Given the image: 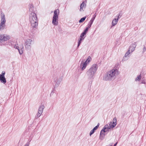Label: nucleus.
<instances>
[{
    "mask_svg": "<svg viewBox=\"0 0 146 146\" xmlns=\"http://www.w3.org/2000/svg\"><path fill=\"white\" fill-rule=\"evenodd\" d=\"M119 74V72L117 69H113L106 72L103 76V80L105 81L113 80L116 78Z\"/></svg>",
    "mask_w": 146,
    "mask_h": 146,
    "instance_id": "f257e3e1",
    "label": "nucleus"
},
{
    "mask_svg": "<svg viewBox=\"0 0 146 146\" xmlns=\"http://www.w3.org/2000/svg\"><path fill=\"white\" fill-rule=\"evenodd\" d=\"M29 19L32 29L31 31L33 32L35 30L37 29L38 25V21L36 14L34 12L31 13L29 15Z\"/></svg>",
    "mask_w": 146,
    "mask_h": 146,
    "instance_id": "f03ea898",
    "label": "nucleus"
},
{
    "mask_svg": "<svg viewBox=\"0 0 146 146\" xmlns=\"http://www.w3.org/2000/svg\"><path fill=\"white\" fill-rule=\"evenodd\" d=\"M98 68V65L96 64H94L87 70L86 74L89 78H92L94 76Z\"/></svg>",
    "mask_w": 146,
    "mask_h": 146,
    "instance_id": "7ed1b4c3",
    "label": "nucleus"
},
{
    "mask_svg": "<svg viewBox=\"0 0 146 146\" xmlns=\"http://www.w3.org/2000/svg\"><path fill=\"white\" fill-rule=\"evenodd\" d=\"M59 13V10L58 9L54 11L52 23L55 26H56L58 24V16Z\"/></svg>",
    "mask_w": 146,
    "mask_h": 146,
    "instance_id": "20e7f679",
    "label": "nucleus"
},
{
    "mask_svg": "<svg viewBox=\"0 0 146 146\" xmlns=\"http://www.w3.org/2000/svg\"><path fill=\"white\" fill-rule=\"evenodd\" d=\"M33 42V41L31 39L28 38L25 40L24 42V45L25 49L27 50H31V46Z\"/></svg>",
    "mask_w": 146,
    "mask_h": 146,
    "instance_id": "39448f33",
    "label": "nucleus"
},
{
    "mask_svg": "<svg viewBox=\"0 0 146 146\" xmlns=\"http://www.w3.org/2000/svg\"><path fill=\"white\" fill-rule=\"evenodd\" d=\"M91 58L90 56H89L87 60L84 62L82 61L80 65V67L81 70L83 71L86 68L87 65L89 64Z\"/></svg>",
    "mask_w": 146,
    "mask_h": 146,
    "instance_id": "423d86ee",
    "label": "nucleus"
},
{
    "mask_svg": "<svg viewBox=\"0 0 146 146\" xmlns=\"http://www.w3.org/2000/svg\"><path fill=\"white\" fill-rule=\"evenodd\" d=\"M14 48L18 50L20 55L23 54L24 51V46L23 44H21L19 45L18 44L17 45H16L14 46Z\"/></svg>",
    "mask_w": 146,
    "mask_h": 146,
    "instance_id": "0eeeda50",
    "label": "nucleus"
},
{
    "mask_svg": "<svg viewBox=\"0 0 146 146\" xmlns=\"http://www.w3.org/2000/svg\"><path fill=\"white\" fill-rule=\"evenodd\" d=\"M44 107L43 105H42L39 107L37 113L36 114L35 117L36 118L39 117L42 113L43 111Z\"/></svg>",
    "mask_w": 146,
    "mask_h": 146,
    "instance_id": "6e6552de",
    "label": "nucleus"
},
{
    "mask_svg": "<svg viewBox=\"0 0 146 146\" xmlns=\"http://www.w3.org/2000/svg\"><path fill=\"white\" fill-rule=\"evenodd\" d=\"M5 71H3L1 74H0V80L1 82L4 84H5L6 82V78L5 76Z\"/></svg>",
    "mask_w": 146,
    "mask_h": 146,
    "instance_id": "1a4fd4ad",
    "label": "nucleus"
},
{
    "mask_svg": "<svg viewBox=\"0 0 146 146\" xmlns=\"http://www.w3.org/2000/svg\"><path fill=\"white\" fill-rule=\"evenodd\" d=\"M131 54L130 52H129V51H127L123 56L122 59L123 61H126L127 60L129 59Z\"/></svg>",
    "mask_w": 146,
    "mask_h": 146,
    "instance_id": "9d476101",
    "label": "nucleus"
},
{
    "mask_svg": "<svg viewBox=\"0 0 146 146\" xmlns=\"http://www.w3.org/2000/svg\"><path fill=\"white\" fill-rule=\"evenodd\" d=\"M136 46V45L135 44V43L134 42V43L132 44L129 46L128 51H129L131 53H132V52L134 50Z\"/></svg>",
    "mask_w": 146,
    "mask_h": 146,
    "instance_id": "9b49d317",
    "label": "nucleus"
},
{
    "mask_svg": "<svg viewBox=\"0 0 146 146\" xmlns=\"http://www.w3.org/2000/svg\"><path fill=\"white\" fill-rule=\"evenodd\" d=\"M1 22L2 23H6V19L5 17V15L4 13H2L1 14Z\"/></svg>",
    "mask_w": 146,
    "mask_h": 146,
    "instance_id": "f8f14e48",
    "label": "nucleus"
},
{
    "mask_svg": "<svg viewBox=\"0 0 146 146\" xmlns=\"http://www.w3.org/2000/svg\"><path fill=\"white\" fill-rule=\"evenodd\" d=\"M99 123H98V125L95 126L94 127L93 129L90 131V136H91L92 134H93L94 133L95 131L98 128L99 126Z\"/></svg>",
    "mask_w": 146,
    "mask_h": 146,
    "instance_id": "ddd939ff",
    "label": "nucleus"
},
{
    "mask_svg": "<svg viewBox=\"0 0 146 146\" xmlns=\"http://www.w3.org/2000/svg\"><path fill=\"white\" fill-rule=\"evenodd\" d=\"M3 41H6L10 38V36L9 35H2Z\"/></svg>",
    "mask_w": 146,
    "mask_h": 146,
    "instance_id": "4468645a",
    "label": "nucleus"
},
{
    "mask_svg": "<svg viewBox=\"0 0 146 146\" xmlns=\"http://www.w3.org/2000/svg\"><path fill=\"white\" fill-rule=\"evenodd\" d=\"M118 22V20L117 18L114 19L112 21V25L113 26H115L116 25Z\"/></svg>",
    "mask_w": 146,
    "mask_h": 146,
    "instance_id": "2eb2a0df",
    "label": "nucleus"
},
{
    "mask_svg": "<svg viewBox=\"0 0 146 146\" xmlns=\"http://www.w3.org/2000/svg\"><path fill=\"white\" fill-rule=\"evenodd\" d=\"M86 5L84 2H83L80 5V11H83V9L85 8L86 7Z\"/></svg>",
    "mask_w": 146,
    "mask_h": 146,
    "instance_id": "dca6fc26",
    "label": "nucleus"
},
{
    "mask_svg": "<svg viewBox=\"0 0 146 146\" xmlns=\"http://www.w3.org/2000/svg\"><path fill=\"white\" fill-rule=\"evenodd\" d=\"M5 23L1 22L0 24V30H2L4 29L5 26Z\"/></svg>",
    "mask_w": 146,
    "mask_h": 146,
    "instance_id": "f3484780",
    "label": "nucleus"
},
{
    "mask_svg": "<svg viewBox=\"0 0 146 146\" xmlns=\"http://www.w3.org/2000/svg\"><path fill=\"white\" fill-rule=\"evenodd\" d=\"M113 121L112 126L113 127H114L116 125V117H114L113 119Z\"/></svg>",
    "mask_w": 146,
    "mask_h": 146,
    "instance_id": "a211bd4d",
    "label": "nucleus"
},
{
    "mask_svg": "<svg viewBox=\"0 0 146 146\" xmlns=\"http://www.w3.org/2000/svg\"><path fill=\"white\" fill-rule=\"evenodd\" d=\"M105 135V132H103L101 131L100 135V139L101 140L103 139Z\"/></svg>",
    "mask_w": 146,
    "mask_h": 146,
    "instance_id": "6ab92c4d",
    "label": "nucleus"
},
{
    "mask_svg": "<svg viewBox=\"0 0 146 146\" xmlns=\"http://www.w3.org/2000/svg\"><path fill=\"white\" fill-rule=\"evenodd\" d=\"M141 75L138 76L135 79V81H139L140 80V79H141Z\"/></svg>",
    "mask_w": 146,
    "mask_h": 146,
    "instance_id": "aec40b11",
    "label": "nucleus"
},
{
    "mask_svg": "<svg viewBox=\"0 0 146 146\" xmlns=\"http://www.w3.org/2000/svg\"><path fill=\"white\" fill-rule=\"evenodd\" d=\"M93 23V22H92V21L90 20V21L89 22L88 24L87 25V27L88 28H90L91 27V25H92V24Z\"/></svg>",
    "mask_w": 146,
    "mask_h": 146,
    "instance_id": "412c9836",
    "label": "nucleus"
},
{
    "mask_svg": "<svg viewBox=\"0 0 146 146\" xmlns=\"http://www.w3.org/2000/svg\"><path fill=\"white\" fill-rule=\"evenodd\" d=\"M61 81V80H60L59 81L58 80V79L56 81V84L55 85V86H58L60 85V82Z\"/></svg>",
    "mask_w": 146,
    "mask_h": 146,
    "instance_id": "4be33fe9",
    "label": "nucleus"
},
{
    "mask_svg": "<svg viewBox=\"0 0 146 146\" xmlns=\"http://www.w3.org/2000/svg\"><path fill=\"white\" fill-rule=\"evenodd\" d=\"M86 18V17H84L82 18L79 21V23H82L83 22L85 19Z\"/></svg>",
    "mask_w": 146,
    "mask_h": 146,
    "instance_id": "5701e85b",
    "label": "nucleus"
},
{
    "mask_svg": "<svg viewBox=\"0 0 146 146\" xmlns=\"http://www.w3.org/2000/svg\"><path fill=\"white\" fill-rule=\"evenodd\" d=\"M3 41L2 35H0V43L2 42Z\"/></svg>",
    "mask_w": 146,
    "mask_h": 146,
    "instance_id": "b1692460",
    "label": "nucleus"
},
{
    "mask_svg": "<svg viewBox=\"0 0 146 146\" xmlns=\"http://www.w3.org/2000/svg\"><path fill=\"white\" fill-rule=\"evenodd\" d=\"M86 35L85 33L84 32H82L81 34L80 37L81 38H84V36Z\"/></svg>",
    "mask_w": 146,
    "mask_h": 146,
    "instance_id": "393cba45",
    "label": "nucleus"
},
{
    "mask_svg": "<svg viewBox=\"0 0 146 146\" xmlns=\"http://www.w3.org/2000/svg\"><path fill=\"white\" fill-rule=\"evenodd\" d=\"M96 17V15L95 14L93 16V17L91 19L90 21L93 22L95 18Z\"/></svg>",
    "mask_w": 146,
    "mask_h": 146,
    "instance_id": "a878e982",
    "label": "nucleus"
},
{
    "mask_svg": "<svg viewBox=\"0 0 146 146\" xmlns=\"http://www.w3.org/2000/svg\"><path fill=\"white\" fill-rule=\"evenodd\" d=\"M89 29V28H88L87 27H86V28L84 30V32H84V33H85L86 34L87 33Z\"/></svg>",
    "mask_w": 146,
    "mask_h": 146,
    "instance_id": "bb28decb",
    "label": "nucleus"
},
{
    "mask_svg": "<svg viewBox=\"0 0 146 146\" xmlns=\"http://www.w3.org/2000/svg\"><path fill=\"white\" fill-rule=\"evenodd\" d=\"M30 8L29 9V10L31 11H32L33 10V5H30Z\"/></svg>",
    "mask_w": 146,
    "mask_h": 146,
    "instance_id": "cd10ccee",
    "label": "nucleus"
},
{
    "mask_svg": "<svg viewBox=\"0 0 146 146\" xmlns=\"http://www.w3.org/2000/svg\"><path fill=\"white\" fill-rule=\"evenodd\" d=\"M108 129H110L111 128H113L114 127H112V124H111V123L109 124L108 125Z\"/></svg>",
    "mask_w": 146,
    "mask_h": 146,
    "instance_id": "c85d7f7f",
    "label": "nucleus"
},
{
    "mask_svg": "<svg viewBox=\"0 0 146 146\" xmlns=\"http://www.w3.org/2000/svg\"><path fill=\"white\" fill-rule=\"evenodd\" d=\"M108 131V130L105 129H104V128H103V129L101 130V131L103 132H105L106 131Z\"/></svg>",
    "mask_w": 146,
    "mask_h": 146,
    "instance_id": "c756f323",
    "label": "nucleus"
},
{
    "mask_svg": "<svg viewBox=\"0 0 146 146\" xmlns=\"http://www.w3.org/2000/svg\"><path fill=\"white\" fill-rule=\"evenodd\" d=\"M108 125H105L104 126V129H106L108 131V130L109 129H108Z\"/></svg>",
    "mask_w": 146,
    "mask_h": 146,
    "instance_id": "7c9ffc66",
    "label": "nucleus"
},
{
    "mask_svg": "<svg viewBox=\"0 0 146 146\" xmlns=\"http://www.w3.org/2000/svg\"><path fill=\"white\" fill-rule=\"evenodd\" d=\"M81 43V41H80L78 40V44L77 46V47L78 48L79 46L80 45Z\"/></svg>",
    "mask_w": 146,
    "mask_h": 146,
    "instance_id": "2f4dec72",
    "label": "nucleus"
},
{
    "mask_svg": "<svg viewBox=\"0 0 146 146\" xmlns=\"http://www.w3.org/2000/svg\"><path fill=\"white\" fill-rule=\"evenodd\" d=\"M141 83L145 84H146V83L145 81H144V80H142L141 81Z\"/></svg>",
    "mask_w": 146,
    "mask_h": 146,
    "instance_id": "473e14b6",
    "label": "nucleus"
},
{
    "mask_svg": "<svg viewBox=\"0 0 146 146\" xmlns=\"http://www.w3.org/2000/svg\"><path fill=\"white\" fill-rule=\"evenodd\" d=\"M84 39V38H79L78 40H79L80 41H82V40H83Z\"/></svg>",
    "mask_w": 146,
    "mask_h": 146,
    "instance_id": "72a5a7b5",
    "label": "nucleus"
},
{
    "mask_svg": "<svg viewBox=\"0 0 146 146\" xmlns=\"http://www.w3.org/2000/svg\"><path fill=\"white\" fill-rule=\"evenodd\" d=\"M29 142L27 143L24 146H29Z\"/></svg>",
    "mask_w": 146,
    "mask_h": 146,
    "instance_id": "f704fd0d",
    "label": "nucleus"
},
{
    "mask_svg": "<svg viewBox=\"0 0 146 146\" xmlns=\"http://www.w3.org/2000/svg\"><path fill=\"white\" fill-rule=\"evenodd\" d=\"M146 50V48H145V46L144 47V48L143 49V52H144Z\"/></svg>",
    "mask_w": 146,
    "mask_h": 146,
    "instance_id": "c9c22d12",
    "label": "nucleus"
},
{
    "mask_svg": "<svg viewBox=\"0 0 146 146\" xmlns=\"http://www.w3.org/2000/svg\"><path fill=\"white\" fill-rule=\"evenodd\" d=\"M120 14H119V15H118L117 16V19H118H118L119 18H120Z\"/></svg>",
    "mask_w": 146,
    "mask_h": 146,
    "instance_id": "e433bc0d",
    "label": "nucleus"
},
{
    "mask_svg": "<svg viewBox=\"0 0 146 146\" xmlns=\"http://www.w3.org/2000/svg\"><path fill=\"white\" fill-rule=\"evenodd\" d=\"M54 89H53V90H52V92L51 93V94L52 93H54Z\"/></svg>",
    "mask_w": 146,
    "mask_h": 146,
    "instance_id": "4c0bfd02",
    "label": "nucleus"
},
{
    "mask_svg": "<svg viewBox=\"0 0 146 146\" xmlns=\"http://www.w3.org/2000/svg\"><path fill=\"white\" fill-rule=\"evenodd\" d=\"M117 142L115 144H114V145L113 146H116L117 144Z\"/></svg>",
    "mask_w": 146,
    "mask_h": 146,
    "instance_id": "58836bf2",
    "label": "nucleus"
}]
</instances>
